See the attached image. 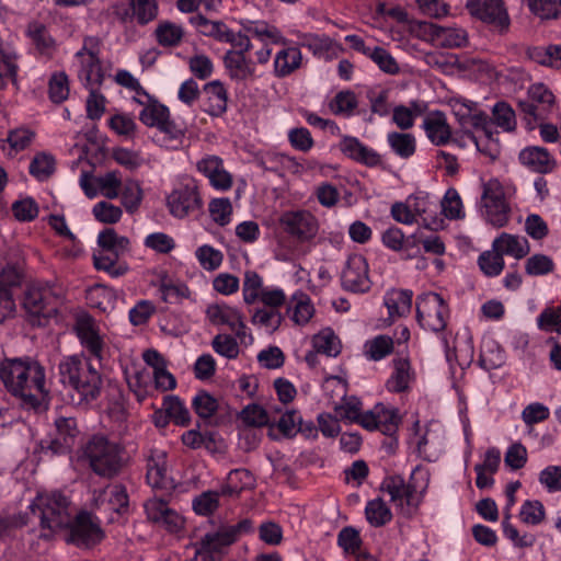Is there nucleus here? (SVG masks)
<instances>
[{
  "label": "nucleus",
  "instance_id": "1",
  "mask_svg": "<svg viewBox=\"0 0 561 561\" xmlns=\"http://www.w3.org/2000/svg\"><path fill=\"white\" fill-rule=\"evenodd\" d=\"M5 388L22 399L25 407L41 409L48 398L45 369L34 360L10 359L0 365Z\"/></svg>",
  "mask_w": 561,
  "mask_h": 561
},
{
  "label": "nucleus",
  "instance_id": "2",
  "mask_svg": "<svg viewBox=\"0 0 561 561\" xmlns=\"http://www.w3.org/2000/svg\"><path fill=\"white\" fill-rule=\"evenodd\" d=\"M91 360L83 354L65 355L57 366L59 381L71 391L78 405H88L101 394L102 376Z\"/></svg>",
  "mask_w": 561,
  "mask_h": 561
},
{
  "label": "nucleus",
  "instance_id": "3",
  "mask_svg": "<svg viewBox=\"0 0 561 561\" xmlns=\"http://www.w3.org/2000/svg\"><path fill=\"white\" fill-rule=\"evenodd\" d=\"M430 484V472L423 466H416L405 481L400 474L387 476L380 489L388 494L397 514L411 519L420 510Z\"/></svg>",
  "mask_w": 561,
  "mask_h": 561
},
{
  "label": "nucleus",
  "instance_id": "4",
  "mask_svg": "<svg viewBox=\"0 0 561 561\" xmlns=\"http://www.w3.org/2000/svg\"><path fill=\"white\" fill-rule=\"evenodd\" d=\"M124 448L103 433L89 437L81 449V458L90 469L103 478L115 477L123 467Z\"/></svg>",
  "mask_w": 561,
  "mask_h": 561
},
{
  "label": "nucleus",
  "instance_id": "5",
  "mask_svg": "<svg viewBox=\"0 0 561 561\" xmlns=\"http://www.w3.org/2000/svg\"><path fill=\"white\" fill-rule=\"evenodd\" d=\"M96 243L98 248L93 251L94 267L114 278L125 275L128 265L121 261V256L129 251V239L118 234L113 228H105L99 232Z\"/></svg>",
  "mask_w": 561,
  "mask_h": 561
},
{
  "label": "nucleus",
  "instance_id": "6",
  "mask_svg": "<svg viewBox=\"0 0 561 561\" xmlns=\"http://www.w3.org/2000/svg\"><path fill=\"white\" fill-rule=\"evenodd\" d=\"M30 507L33 513L38 511L42 528L49 531L43 534L44 537H49L50 534L59 529L68 528L75 513V507L71 506L68 497L56 491L38 494Z\"/></svg>",
  "mask_w": 561,
  "mask_h": 561
},
{
  "label": "nucleus",
  "instance_id": "7",
  "mask_svg": "<svg viewBox=\"0 0 561 561\" xmlns=\"http://www.w3.org/2000/svg\"><path fill=\"white\" fill-rule=\"evenodd\" d=\"M103 43L98 36H85L82 47L75 54L78 78L88 89H99L105 80L100 55Z\"/></svg>",
  "mask_w": 561,
  "mask_h": 561
},
{
  "label": "nucleus",
  "instance_id": "8",
  "mask_svg": "<svg viewBox=\"0 0 561 561\" xmlns=\"http://www.w3.org/2000/svg\"><path fill=\"white\" fill-rule=\"evenodd\" d=\"M436 205L431 201L430 196L420 192L410 195L404 202H397L391 206L392 218L403 225H413L422 219L424 227L431 230H437L442 227L443 220L432 217L435 213Z\"/></svg>",
  "mask_w": 561,
  "mask_h": 561
},
{
  "label": "nucleus",
  "instance_id": "9",
  "mask_svg": "<svg viewBox=\"0 0 561 561\" xmlns=\"http://www.w3.org/2000/svg\"><path fill=\"white\" fill-rule=\"evenodd\" d=\"M449 319V308L436 293H425L416 299V320L421 328L434 333L445 330Z\"/></svg>",
  "mask_w": 561,
  "mask_h": 561
},
{
  "label": "nucleus",
  "instance_id": "10",
  "mask_svg": "<svg viewBox=\"0 0 561 561\" xmlns=\"http://www.w3.org/2000/svg\"><path fill=\"white\" fill-rule=\"evenodd\" d=\"M73 331L87 358L102 362L105 357L107 344L98 322L88 313L76 317Z\"/></svg>",
  "mask_w": 561,
  "mask_h": 561
},
{
  "label": "nucleus",
  "instance_id": "11",
  "mask_svg": "<svg viewBox=\"0 0 561 561\" xmlns=\"http://www.w3.org/2000/svg\"><path fill=\"white\" fill-rule=\"evenodd\" d=\"M482 216L495 228H502L510 220L511 208L505 199L504 187L497 179H491L483 184L481 196Z\"/></svg>",
  "mask_w": 561,
  "mask_h": 561
},
{
  "label": "nucleus",
  "instance_id": "12",
  "mask_svg": "<svg viewBox=\"0 0 561 561\" xmlns=\"http://www.w3.org/2000/svg\"><path fill=\"white\" fill-rule=\"evenodd\" d=\"M54 424L55 431L42 439L38 445L39 454L45 457L68 453L79 434L77 422L71 416H58Z\"/></svg>",
  "mask_w": 561,
  "mask_h": 561
},
{
  "label": "nucleus",
  "instance_id": "13",
  "mask_svg": "<svg viewBox=\"0 0 561 561\" xmlns=\"http://www.w3.org/2000/svg\"><path fill=\"white\" fill-rule=\"evenodd\" d=\"M518 106L527 124L545 121L556 106L552 91L543 83H534L527 90V99L519 101Z\"/></svg>",
  "mask_w": 561,
  "mask_h": 561
},
{
  "label": "nucleus",
  "instance_id": "14",
  "mask_svg": "<svg viewBox=\"0 0 561 561\" xmlns=\"http://www.w3.org/2000/svg\"><path fill=\"white\" fill-rule=\"evenodd\" d=\"M416 431L412 437L420 457L427 461H436L445 447V428L437 421H431L421 426L415 423Z\"/></svg>",
  "mask_w": 561,
  "mask_h": 561
},
{
  "label": "nucleus",
  "instance_id": "15",
  "mask_svg": "<svg viewBox=\"0 0 561 561\" xmlns=\"http://www.w3.org/2000/svg\"><path fill=\"white\" fill-rule=\"evenodd\" d=\"M283 230L299 242H310L319 232L317 217L307 209L287 210L279 217Z\"/></svg>",
  "mask_w": 561,
  "mask_h": 561
},
{
  "label": "nucleus",
  "instance_id": "16",
  "mask_svg": "<svg viewBox=\"0 0 561 561\" xmlns=\"http://www.w3.org/2000/svg\"><path fill=\"white\" fill-rule=\"evenodd\" d=\"M341 284L345 290L364 294L371 288L369 265L362 254H352L347 257L341 274Z\"/></svg>",
  "mask_w": 561,
  "mask_h": 561
},
{
  "label": "nucleus",
  "instance_id": "17",
  "mask_svg": "<svg viewBox=\"0 0 561 561\" xmlns=\"http://www.w3.org/2000/svg\"><path fill=\"white\" fill-rule=\"evenodd\" d=\"M170 214L175 218H185L201 210L203 201L194 181L182 184L173 190L167 197Z\"/></svg>",
  "mask_w": 561,
  "mask_h": 561
},
{
  "label": "nucleus",
  "instance_id": "18",
  "mask_svg": "<svg viewBox=\"0 0 561 561\" xmlns=\"http://www.w3.org/2000/svg\"><path fill=\"white\" fill-rule=\"evenodd\" d=\"M205 314L211 325L230 330L241 341L245 337L247 325L239 308L226 302H216L206 308Z\"/></svg>",
  "mask_w": 561,
  "mask_h": 561
},
{
  "label": "nucleus",
  "instance_id": "19",
  "mask_svg": "<svg viewBox=\"0 0 561 561\" xmlns=\"http://www.w3.org/2000/svg\"><path fill=\"white\" fill-rule=\"evenodd\" d=\"M59 299L60 295L54 286L36 284L27 288L23 307L31 316L48 317L56 310V305Z\"/></svg>",
  "mask_w": 561,
  "mask_h": 561
},
{
  "label": "nucleus",
  "instance_id": "20",
  "mask_svg": "<svg viewBox=\"0 0 561 561\" xmlns=\"http://www.w3.org/2000/svg\"><path fill=\"white\" fill-rule=\"evenodd\" d=\"M469 13L494 30L503 32L510 25V18L502 0H468Z\"/></svg>",
  "mask_w": 561,
  "mask_h": 561
},
{
  "label": "nucleus",
  "instance_id": "21",
  "mask_svg": "<svg viewBox=\"0 0 561 561\" xmlns=\"http://www.w3.org/2000/svg\"><path fill=\"white\" fill-rule=\"evenodd\" d=\"M147 518L170 534H180L184 530L185 518L178 511L171 508L161 499H150L145 503Z\"/></svg>",
  "mask_w": 561,
  "mask_h": 561
},
{
  "label": "nucleus",
  "instance_id": "22",
  "mask_svg": "<svg viewBox=\"0 0 561 561\" xmlns=\"http://www.w3.org/2000/svg\"><path fill=\"white\" fill-rule=\"evenodd\" d=\"M233 543V537L225 526L217 531L207 533L195 546L194 556L190 561H218L226 549Z\"/></svg>",
  "mask_w": 561,
  "mask_h": 561
},
{
  "label": "nucleus",
  "instance_id": "23",
  "mask_svg": "<svg viewBox=\"0 0 561 561\" xmlns=\"http://www.w3.org/2000/svg\"><path fill=\"white\" fill-rule=\"evenodd\" d=\"M400 422L398 409L377 403L371 410L364 412L360 426L367 431H379L385 435L392 436L397 433Z\"/></svg>",
  "mask_w": 561,
  "mask_h": 561
},
{
  "label": "nucleus",
  "instance_id": "24",
  "mask_svg": "<svg viewBox=\"0 0 561 561\" xmlns=\"http://www.w3.org/2000/svg\"><path fill=\"white\" fill-rule=\"evenodd\" d=\"M69 541L79 547H91L100 542L103 531L98 520L90 513L81 512L71 517Z\"/></svg>",
  "mask_w": 561,
  "mask_h": 561
},
{
  "label": "nucleus",
  "instance_id": "25",
  "mask_svg": "<svg viewBox=\"0 0 561 561\" xmlns=\"http://www.w3.org/2000/svg\"><path fill=\"white\" fill-rule=\"evenodd\" d=\"M325 389L333 387L341 396V402H334V412L340 420L362 425L364 412L362 402L356 397H346V383L339 377H330L325 380Z\"/></svg>",
  "mask_w": 561,
  "mask_h": 561
},
{
  "label": "nucleus",
  "instance_id": "26",
  "mask_svg": "<svg viewBox=\"0 0 561 561\" xmlns=\"http://www.w3.org/2000/svg\"><path fill=\"white\" fill-rule=\"evenodd\" d=\"M339 150L346 158L368 168L382 167L383 164L380 153L354 136L343 135L339 142Z\"/></svg>",
  "mask_w": 561,
  "mask_h": 561
},
{
  "label": "nucleus",
  "instance_id": "27",
  "mask_svg": "<svg viewBox=\"0 0 561 561\" xmlns=\"http://www.w3.org/2000/svg\"><path fill=\"white\" fill-rule=\"evenodd\" d=\"M147 482L152 489L169 490L173 486L170 476L167 453L162 449H151L147 457Z\"/></svg>",
  "mask_w": 561,
  "mask_h": 561
},
{
  "label": "nucleus",
  "instance_id": "28",
  "mask_svg": "<svg viewBox=\"0 0 561 561\" xmlns=\"http://www.w3.org/2000/svg\"><path fill=\"white\" fill-rule=\"evenodd\" d=\"M22 275L13 265H7L0 272V322L12 317L15 312V301L12 288L21 283Z\"/></svg>",
  "mask_w": 561,
  "mask_h": 561
},
{
  "label": "nucleus",
  "instance_id": "29",
  "mask_svg": "<svg viewBox=\"0 0 561 561\" xmlns=\"http://www.w3.org/2000/svg\"><path fill=\"white\" fill-rule=\"evenodd\" d=\"M196 168L217 191H228L232 186V175L225 169L220 157L209 154L197 161Z\"/></svg>",
  "mask_w": 561,
  "mask_h": 561
},
{
  "label": "nucleus",
  "instance_id": "30",
  "mask_svg": "<svg viewBox=\"0 0 561 561\" xmlns=\"http://www.w3.org/2000/svg\"><path fill=\"white\" fill-rule=\"evenodd\" d=\"M93 505L95 508L104 512L125 513L129 506L126 489L121 484H114L103 490L94 491Z\"/></svg>",
  "mask_w": 561,
  "mask_h": 561
},
{
  "label": "nucleus",
  "instance_id": "31",
  "mask_svg": "<svg viewBox=\"0 0 561 561\" xmlns=\"http://www.w3.org/2000/svg\"><path fill=\"white\" fill-rule=\"evenodd\" d=\"M224 66L229 78L234 82H247L256 77L255 62L241 51L227 50Z\"/></svg>",
  "mask_w": 561,
  "mask_h": 561
},
{
  "label": "nucleus",
  "instance_id": "32",
  "mask_svg": "<svg viewBox=\"0 0 561 561\" xmlns=\"http://www.w3.org/2000/svg\"><path fill=\"white\" fill-rule=\"evenodd\" d=\"M422 128L428 140L435 146H444L451 138V128L442 111H432L425 114Z\"/></svg>",
  "mask_w": 561,
  "mask_h": 561
},
{
  "label": "nucleus",
  "instance_id": "33",
  "mask_svg": "<svg viewBox=\"0 0 561 561\" xmlns=\"http://www.w3.org/2000/svg\"><path fill=\"white\" fill-rule=\"evenodd\" d=\"M274 56V75L277 78H286L293 75L295 71L301 68L304 57L300 48L291 43L282 45Z\"/></svg>",
  "mask_w": 561,
  "mask_h": 561
},
{
  "label": "nucleus",
  "instance_id": "34",
  "mask_svg": "<svg viewBox=\"0 0 561 561\" xmlns=\"http://www.w3.org/2000/svg\"><path fill=\"white\" fill-rule=\"evenodd\" d=\"M520 163L533 172L546 174L556 168V159L543 147L530 146L524 148L518 156Z\"/></svg>",
  "mask_w": 561,
  "mask_h": 561
},
{
  "label": "nucleus",
  "instance_id": "35",
  "mask_svg": "<svg viewBox=\"0 0 561 561\" xmlns=\"http://www.w3.org/2000/svg\"><path fill=\"white\" fill-rule=\"evenodd\" d=\"M314 312L310 296L300 289L296 290L286 302V313L296 325L304 327L309 323Z\"/></svg>",
  "mask_w": 561,
  "mask_h": 561
},
{
  "label": "nucleus",
  "instance_id": "36",
  "mask_svg": "<svg viewBox=\"0 0 561 561\" xmlns=\"http://www.w3.org/2000/svg\"><path fill=\"white\" fill-rule=\"evenodd\" d=\"M228 93L224 84L211 81L204 85L202 108L210 116H221L227 111Z\"/></svg>",
  "mask_w": 561,
  "mask_h": 561
},
{
  "label": "nucleus",
  "instance_id": "37",
  "mask_svg": "<svg viewBox=\"0 0 561 561\" xmlns=\"http://www.w3.org/2000/svg\"><path fill=\"white\" fill-rule=\"evenodd\" d=\"M239 24L243 32L248 33L249 36L257 38L263 44L270 42L272 44L287 45L289 43V39L276 26L265 21L242 19L239 21Z\"/></svg>",
  "mask_w": 561,
  "mask_h": 561
},
{
  "label": "nucleus",
  "instance_id": "38",
  "mask_svg": "<svg viewBox=\"0 0 561 561\" xmlns=\"http://www.w3.org/2000/svg\"><path fill=\"white\" fill-rule=\"evenodd\" d=\"M492 248L503 257L513 256L516 260L525 257L529 253L528 240L523 236L502 232L492 242Z\"/></svg>",
  "mask_w": 561,
  "mask_h": 561
},
{
  "label": "nucleus",
  "instance_id": "39",
  "mask_svg": "<svg viewBox=\"0 0 561 561\" xmlns=\"http://www.w3.org/2000/svg\"><path fill=\"white\" fill-rule=\"evenodd\" d=\"M412 297L413 293L410 289L392 288L386 291L383 305L388 309L389 318L394 320L408 316L412 308Z\"/></svg>",
  "mask_w": 561,
  "mask_h": 561
},
{
  "label": "nucleus",
  "instance_id": "40",
  "mask_svg": "<svg viewBox=\"0 0 561 561\" xmlns=\"http://www.w3.org/2000/svg\"><path fill=\"white\" fill-rule=\"evenodd\" d=\"M431 34L436 45L446 48H460L468 43V33L458 26H440L433 24Z\"/></svg>",
  "mask_w": 561,
  "mask_h": 561
},
{
  "label": "nucleus",
  "instance_id": "41",
  "mask_svg": "<svg viewBox=\"0 0 561 561\" xmlns=\"http://www.w3.org/2000/svg\"><path fill=\"white\" fill-rule=\"evenodd\" d=\"M260 165L270 172L283 174L290 172L294 174L300 173L302 165L296 160V158L276 151L266 152L260 160Z\"/></svg>",
  "mask_w": 561,
  "mask_h": 561
},
{
  "label": "nucleus",
  "instance_id": "42",
  "mask_svg": "<svg viewBox=\"0 0 561 561\" xmlns=\"http://www.w3.org/2000/svg\"><path fill=\"white\" fill-rule=\"evenodd\" d=\"M158 135L157 141L167 148H178L186 133V126L183 123H179L171 118V114L168 118H164L157 127Z\"/></svg>",
  "mask_w": 561,
  "mask_h": 561
},
{
  "label": "nucleus",
  "instance_id": "43",
  "mask_svg": "<svg viewBox=\"0 0 561 561\" xmlns=\"http://www.w3.org/2000/svg\"><path fill=\"white\" fill-rule=\"evenodd\" d=\"M392 373L386 382L387 389L391 392L408 390L414 378L409 359L396 358L392 362Z\"/></svg>",
  "mask_w": 561,
  "mask_h": 561
},
{
  "label": "nucleus",
  "instance_id": "44",
  "mask_svg": "<svg viewBox=\"0 0 561 561\" xmlns=\"http://www.w3.org/2000/svg\"><path fill=\"white\" fill-rule=\"evenodd\" d=\"M18 56L11 44L0 36V89L9 81L15 82L18 72Z\"/></svg>",
  "mask_w": 561,
  "mask_h": 561
},
{
  "label": "nucleus",
  "instance_id": "45",
  "mask_svg": "<svg viewBox=\"0 0 561 561\" xmlns=\"http://www.w3.org/2000/svg\"><path fill=\"white\" fill-rule=\"evenodd\" d=\"M284 317L278 309L256 308L251 316V323L260 331L266 334L275 333Z\"/></svg>",
  "mask_w": 561,
  "mask_h": 561
},
{
  "label": "nucleus",
  "instance_id": "46",
  "mask_svg": "<svg viewBox=\"0 0 561 561\" xmlns=\"http://www.w3.org/2000/svg\"><path fill=\"white\" fill-rule=\"evenodd\" d=\"M26 35L41 55L50 57L55 51V41L42 23L31 22L27 25Z\"/></svg>",
  "mask_w": 561,
  "mask_h": 561
},
{
  "label": "nucleus",
  "instance_id": "47",
  "mask_svg": "<svg viewBox=\"0 0 561 561\" xmlns=\"http://www.w3.org/2000/svg\"><path fill=\"white\" fill-rule=\"evenodd\" d=\"M35 131L28 127L20 126L8 133L3 149L8 156L14 157L18 153L26 150L35 139Z\"/></svg>",
  "mask_w": 561,
  "mask_h": 561
},
{
  "label": "nucleus",
  "instance_id": "48",
  "mask_svg": "<svg viewBox=\"0 0 561 561\" xmlns=\"http://www.w3.org/2000/svg\"><path fill=\"white\" fill-rule=\"evenodd\" d=\"M153 34L160 46L176 47L183 39L184 28L181 24L164 20L158 23Z\"/></svg>",
  "mask_w": 561,
  "mask_h": 561
},
{
  "label": "nucleus",
  "instance_id": "49",
  "mask_svg": "<svg viewBox=\"0 0 561 561\" xmlns=\"http://www.w3.org/2000/svg\"><path fill=\"white\" fill-rule=\"evenodd\" d=\"M364 512L367 523L375 528L389 524L393 517L390 507L381 497L369 500Z\"/></svg>",
  "mask_w": 561,
  "mask_h": 561
},
{
  "label": "nucleus",
  "instance_id": "50",
  "mask_svg": "<svg viewBox=\"0 0 561 561\" xmlns=\"http://www.w3.org/2000/svg\"><path fill=\"white\" fill-rule=\"evenodd\" d=\"M254 478L247 469H234L228 473L226 483L220 493L228 496H238L243 490L252 488Z\"/></svg>",
  "mask_w": 561,
  "mask_h": 561
},
{
  "label": "nucleus",
  "instance_id": "51",
  "mask_svg": "<svg viewBox=\"0 0 561 561\" xmlns=\"http://www.w3.org/2000/svg\"><path fill=\"white\" fill-rule=\"evenodd\" d=\"M391 150L401 159H409L415 153L416 140L412 134L391 131L387 135Z\"/></svg>",
  "mask_w": 561,
  "mask_h": 561
},
{
  "label": "nucleus",
  "instance_id": "52",
  "mask_svg": "<svg viewBox=\"0 0 561 561\" xmlns=\"http://www.w3.org/2000/svg\"><path fill=\"white\" fill-rule=\"evenodd\" d=\"M161 298L168 304H181L183 300L195 302V294L182 282L162 283L160 286Z\"/></svg>",
  "mask_w": 561,
  "mask_h": 561
},
{
  "label": "nucleus",
  "instance_id": "53",
  "mask_svg": "<svg viewBox=\"0 0 561 561\" xmlns=\"http://www.w3.org/2000/svg\"><path fill=\"white\" fill-rule=\"evenodd\" d=\"M492 123L503 131H514L517 126L516 114L513 107L505 101L496 102L492 110Z\"/></svg>",
  "mask_w": 561,
  "mask_h": 561
},
{
  "label": "nucleus",
  "instance_id": "54",
  "mask_svg": "<svg viewBox=\"0 0 561 561\" xmlns=\"http://www.w3.org/2000/svg\"><path fill=\"white\" fill-rule=\"evenodd\" d=\"M108 127L117 136L131 140L136 137L138 126L133 114L116 113L108 118Z\"/></svg>",
  "mask_w": 561,
  "mask_h": 561
},
{
  "label": "nucleus",
  "instance_id": "55",
  "mask_svg": "<svg viewBox=\"0 0 561 561\" xmlns=\"http://www.w3.org/2000/svg\"><path fill=\"white\" fill-rule=\"evenodd\" d=\"M197 31L208 37H213L218 42L225 43L230 28L221 21H210L203 15L191 19Z\"/></svg>",
  "mask_w": 561,
  "mask_h": 561
},
{
  "label": "nucleus",
  "instance_id": "56",
  "mask_svg": "<svg viewBox=\"0 0 561 561\" xmlns=\"http://www.w3.org/2000/svg\"><path fill=\"white\" fill-rule=\"evenodd\" d=\"M263 277L255 271H245L242 284V297L245 305L259 301L264 290Z\"/></svg>",
  "mask_w": 561,
  "mask_h": 561
},
{
  "label": "nucleus",
  "instance_id": "57",
  "mask_svg": "<svg viewBox=\"0 0 561 561\" xmlns=\"http://www.w3.org/2000/svg\"><path fill=\"white\" fill-rule=\"evenodd\" d=\"M393 351V340L388 335H377L366 341L364 345L365 356L370 360H381Z\"/></svg>",
  "mask_w": 561,
  "mask_h": 561
},
{
  "label": "nucleus",
  "instance_id": "58",
  "mask_svg": "<svg viewBox=\"0 0 561 561\" xmlns=\"http://www.w3.org/2000/svg\"><path fill=\"white\" fill-rule=\"evenodd\" d=\"M425 105L412 102L411 106L398 105L392 111V121L400 129H409L414 125L415 117L423 114Z\"/></svg>",
  "mask_w": 561,
  "mask_h": 561
},
{
  "label": "nucleus",
  "instance_id": "59",
  "mask_svg": "<svg viewBox=\"0 0 561 561\" xmlns=\"http://www.w3.org/2000/svg\"><path fill=\"white\" fill-rule=\"evenodd\" d=\"M170 110L157 99L147 104L139 112V121L147 127L156 128L164 118H168Z\"/></svg>",
  "mask_w": 561,
  "mask_h": 561
},
{
  "label": "nucleus",
  "instance_id": "60",
  "mask_svg": "<svg viewBox=\"0 0 561 561\" xmlns=\"http://www.w3.org/2000/svg\"><path fill=\"white\" fill-rule=\"evenodd\" d=\"M357 105L358 102L355 93L348 90L340 91L329 103V107L333 114L345 117L352 116Z\"/></svg>",
  "mask_w": 561,
  "mask_h": 561
},
{
  "label": "nucleus",
  "instance_id": "61",
  "mask_svg": "<svg viewBox=\"0 0 561 561\" xmlns=\"http://www.w3.org/2000/svg\"><path fill=\"white\" fill-rule=\"evenodd\" d=\"M208 211L211 220L220 227L232 220V204L228 197L213 198L208 204Z\"/></svg>",
  "mask_w": 561,
  "mask_h": 561
},
{
  "label": "nucleus",
  "instance_id": "62",
  "mask_svg": "<svg viewBox=\"0 0 561 561\" xmlns=\"http://www.w3.org/2000/svg\"><path fill=\"white\" fill-rule=\"evenodd\" d=\"M56 168L55 158L47 152H38L30 163V173L38 181L47 180Z\"/></svg>",
  "mask_w": 561,
  "mask_h": 561
},
{
  "label": "nucleus",
  "instance_id": "63",
  "mask_svg": "<svg viewBox=\"0 0 561 561\" xmlns=\"http://www.w3.org/2000/svg\"><path fill=\"white\" fill-rule=\"evenodd\" d=\"M505 362L503 350L494 342L485 343L480 353L479 365L486 371L501 367Z\"/></svg>",
  "mask_w": 561,
  "mask_h": 561
},
{
  "label": "nucleus",
  "instance_id": "64",
  "mask_svg": "<svg viewBox=\"0 0 561 561\" xmlns=\"http://www.w3.org/2000/svg\"><path fill=\"white\" fill-rule=\"evenodd\" d=\"M537 327L545 332L561 334V307L547 306L537 317Z\"/></svg>",
  "mask_w": 561,
  "mask_h": 561
}]
</instances>
